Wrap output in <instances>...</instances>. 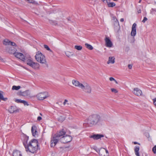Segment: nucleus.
Listing matches in <instances>:
<instances>
[{
    "instance_id": "f257e3e1",
    "label": "nucleus",
    "mask_w": 156,
    "mask_h": 156,
    "mask_svg": "<svg viewBox=\"0 0 156 156\" xmlns=\"http://www.w3.org/2000/svg\"><path fill=\"white\" fill-rule=\"evenodd\" d=\"M101 120L100 116L97 114H94L90 115L86 119V122L83 124L86 127H91L98 124Z\"/></svg>"
},
{
    "instance_id": "f03ea898",
    "label": "nucleus",
    "mask_w": 156,
    "mask_h": 156,
    "mask_svg": "<svg viewBox=\"0 0 156 156\" xmlns=\"http://www.w3.org/2000/svg\"><path fill=\"white\" fill-rule=\"evenodd\" d=\"M38 142L36 139L31 140L26 147L27 151H29L30 152L34 153H36L38 149Z\"/></svg>"
},
{
    "instance_id": "7ed1b4c3",
    "label": "nucleus",
    "mask_w": 156,
    "mask_h": 156,
    "mask_svg": "<svg viewBox=\"0 0 156 156\" xmlns=\"http://www.w3.org/2000/svg\"><path fill=\"white\" fill-rule=\"evenodd\" d=\"M35 58L37 62L41 63L46 64V63L45 56L39 51L37 52Z\"/></svg>"
},
{
    "instance_id": "20e7f679",
    "label": "nucleus",
    "mask_w": 156,
    "mask_h": 156,
    "mask_svg": "<svg viewBox=\"0 0 156 156\" xmlns=\"http://www.w3.org/2000/svg\"><path fill=\"white\" fill-rule=\"evenodd\" d=\"M48 97V94L47 92L39 93L36 95L37 99L40 100H43Z\"/></svg>"
},
{
    "instance_id": "39448f33",
    "label": "nucleus",
    "mask_w": 156,
    "mask_h": 156,
    "mask_svg": "<svg viewBox=\"0 0 156 156\" xmlns=\"http://www.w3.org/2000/svg\"><path fill=\"white\" fill-rule=\"evenodd\" d=\"M61 142L64 144L70 142L72 140V137L70 135L63 136L61 138Z\"/></svg>"
},
{
    "instance_id": "423d86ee",
    "label": "nucleus",
    "mask_w": 156,
    "mask_h": 156,
    "mask_svg": "<svg viewBox=\"0 0 156 156\" xmlns=\"http://www.w3.org/2000/svg\"><path fill=\"white\" fill-rule=\"evenodd\" d=\"M13 55L17 58L20 59L22 61L24 62L27 60V58L22 53L18 52H15L13 53Z\"/></svg>"
},
{
    "instance_id": "0eeeda50",
    "label": "nucleus",
    "mask_w": 156,
    "mask_h": 156,
    "mask_svg": "<svg viewBox=\"0 0 156 156\" xmlns=\"http://www.w3.org/2000/svg\"><path fill=\"white\" fill-rule=\"evenodd\" d=\"M99 154L100 156H109L108 150L104 148H101L100 149Z\"/></svg>"
},
{
    "instance_id": "6e6552de",
    "label": "nucleus",
    "mask_w": 156,
    "mask_h": 156,
    "mask_svg": "<svg viewBox=\"0 0 156 156\" xmlns=\"http://www.w3.org/2000/svg\"><path fill=\"white\" fill-rule=\"evenodd\" d=\"M59 138L55 135L51 140L50 147H53L55 146L58 141Z\"/></svg>"
},
{
    "instance_id": "1a4fd4ad",
    "label": "nucleus",
    "mask_w": 156,
    "mask_h": 156,
    "mask_svg": "<svg viewBox=\"0 0 156 156\" xmlns=\"http://www.w3.org/2000/svg\"><path fill=\"white\" fill-rule=\"evenodd\" d=\"M83 86L84 87L83 88H81V89H83L86 92L89 93H90L91 89L90 86L87 83L84 84Z\"/></svg>"
},
{
    "instance_id": "9d476101",
    "label": "nucleus",
    "mask_w": 156,
    "mask_h": 156,
    "mask_svg": "<svg viewBox=\"0 0 156 156\" xmlns=\"http://www.w3.org/2000/svg\"><path fill=\"white\" fill-rule=\"evenodd\" d=\"M136 24L135 23H134L132 26L131 35L132 36H135L136 34Z\"/></svg>"
},
{
    "instance_id": "9b49d317",
    "label": "nucleus",
    "mask_w": 156,
    "mask_h": 156,
    "mask_svg": "<svg viewBox=\"0 0 156 156\" xmlns=\"http://www.w3.org/2000/svg\"><path fill=\"white\" fill-rule=\"evenodd\" d=\"M133 92L134 94L137 96H141L142 94V91L138 88H134Z\"/></svg>"
},
{
    "instance_id": "f8f14e48",
    "label": "nucleus",
    "mask_w": 156,
    "mask_h": 156,
    "mask_svg": "<svg viewBox=\"0 0 156 156\" xmlns=\"http://www.w3.org/2000/svg\"><path fill=\"white\" fill-rule=\"evenodd\" d=\"M106 46L108 47H111L112 46V43L109 37H106L105 39Z\"/></svg>"
},
{
    "instance_id": "ddd939ff",
    "label": "nucleus",
    "mask_w": 156,
    "mask_h": 156,
    "mask_svg": "<svg viewBox=\"0 0 156 156\" xmlns=\"http://www.w3.org/2000/svg\"><path fill=\"white\" fill-rule=\"evenodd\" d=\"M73 84L76 87H78L81 88L84 87L83 85L80 83L78 81L74 80H72Z\"/></svg>"
},
{
    "instance_id": "4468645a",
    "label": "nucleus",
    "mask_w": 156,
    "mask_h": 156,
    "mask_svg": "<svg viewBox=\"0 0 156 156\" xmlns=\"http://www.w3.org/2000/svg\"><path fill=\"white\" fill-rule=\"evenodd\" d=\"M104 136L101 134H94L90 136V138H92L94 140H97L100 139L101 137H103Z\"/></svg>"
},
{
    "instance_id": "2eb2a0df",
    "label": "nucleus",
    "mask_w": 156,
    "mask_h": 156,
    "mask_svg": "<svg viewBox=\"0 0 156 156\" xmlns=\"http://www.w3.org/2000/svg\"><path fill=\"white\" fill-rule=\"evenodd\" d=\"M66 133V132L63 129H62L58 133L55 134V135L56 136H57V137L59 138L60 137H62L63 136H64Z\"/></svg>"
},
{
    "instance_id": "dca6fc26",
    "label": "nucleus",
    "mask_w": 156,
    "mask_h": 156,
    "mask_svg": "<svg viewBox=\"0 0 156 156\" xmlns=\"http://www.w3.org/2000/svg\"><path fill=\"white\" fill-rule=\"evenodd\" d=\"M37 127L35 125L32 126L31 127V133L33 136L35 137V136L37 135Z\"/></svg>"
},
{
    "instance_id": "f3484780",
    "label": "nucleus",
    "mask_w": 156,
    "mask_h": 156,
    "mask_svg": "<svg viewBox=\"0 0 156 156\" xmlns=\"http://www.w3.org/2000/svg\"><path fill=\"white\" fill-rule=\"evenodd\" d=\"M5 45H10L12 46H16V45L14 42H12L10 41H9L7 39L6 40H5L4 41V42L3 43Z\"/></svg>"
},
{
    "instance_id": "a211bd4d",
    "label": "nucleus",
    "mask_w": 156,
    "mask_h": 156,
    "mask_svg": "<svg viewBox=\"0 0 156 156\" xmlns=\"http://www.w3.org/2000/svg\"><path fill=\"white\" fill-rule=\"evenodd\" d=\"M18 111V110L16 108V107L14 106H11L9 110V112L11 113H13L15 112H16Z\"/></svg>"
},
{
    "instance_id": "6ab92c4d",
    "label": "nucleus",
    "mask_w": 156,
    "mask_h": 156,
    "mask_svg": "<svg viewBox=\"0 0 156 156\" xmlns=\"http://www.w3.org/2000/svg\"><path fill=\"white\" fill-rule=\"evenodd\" d=\"M13 156H22L21 152L18 150H14L12 153Z\"/></svg>"
},
{
    "instance_id": "aec40b11",
    "label": "nucleus",
    "mask_w": 156,
    "mask_h": 156,
    "mask_svg": "<svg viewBox=\"0 0 156 156\" xmlns=\"http://www.w3.org/2000/svg\"><path fill=\"white\" fill-rule=\"evenodd\" d=\"M30 66L35 69H38L39 68V66L38 63L33 62Z\"/></svg>"
},
{
    "instance_id": "412c9836",
    "label": "nucleus",
    "mask_w": 156,
    "mask_h": 156,
    "mask_svg": "<svg viewBox=\"0 0 156 156\" xmlns=\"http://www.w3.org/2000/svg\"><path fill=\"white\" fill-rule=\"evenodd\" d=\"M29 139V137L26 135H25L24 136V141L23 142V144L25 148L26 147L27 145L26 144H27V141Z\"/></svg>"
},
{
    "instance_id": "4be33fe9",
    "label": "nucleus",
    "mask_w": 156,
    "mask_h": 156,
    "mask_svg": "<svg viewBox=\"0 0 156 156\" xmlns=\"http://www.w3.org/2000/svg\"><path fill=\"white\" fill-rule=\"evenodd\" d=\"M140 150V147L139 146H136L134 147V151L135 154L136 156H138L139 154V151Z\"/></svg>"
},
{
    "instance_id": "5701e85b",
    "label": "nucleus",
    "mask_w": 156,
    "mask_h": 156,
    "mask_svg": "<svg viewBox=\"0 0 156 156\" xmlns=\"http://www.w3.org/2000/svg\"><path fill=\"white\" fill-rule=\"evenodd\" d=\"M30 93L29 90H26L24 91L23 92V94L22 96L24 97L29 96L30 95Z\"/></svg>"
},
{
    "instance_id": "b1692460",
    "label": "nucleus",
    "mask_w": 156,
    "mask_h": 156,
    "mask_svg": "<svg viewBox=\"0 0 156 156\" xmlns=\"http://www.w3.org/2000/svg\"><path fill=\"white\" fill-rule=\"evenodd\" d=\"M115 62V58L114 57H110L109 58L108 61L107 62V63H111L112 64L114 63Z\"/></svg>"
},
{
    "instance_id": "393cba45",
    "label": "nucleus",
    "mask_w": 156,
    "mask_h": 156,
    "mask_svg": "<svg viewBox=\"0 0 156 156\" xmlns=\"http://www.w3.org/2000/svg\"><path fill=\"white\" fill-rule=\"evenodd\" d=\"M107 3L108 6L109 7H113L115 5V4L113 2H109L108 1Z\"/></svg>"
},
{
    "instance_id": "a878e982",
    "label": "nucleus",
    "mask_w": 156,
    "mask_h": 156,
    "mask_svg": "<svg viewBox=\"0 0 156 156\" xmlns=\"http://www.w3.org/2000/svg\"><path fill=\"white\" fill-rule=\"evenodd\" d=\"M49 22L51 24L54 25H56L58 24L57 21L55 20H49Z\"/></svg>"
},
{
    "instance_id": "bb28decb",
    "label": "nucleus",
    "mask_w": 156,
    "mask_h": 156,
    "mask_svg": "<svg viewBox=\"0 0 156 156\" xmlns=\"http://www.w3.org/2000/svg\"><path fill=\"white\" fill-rule=\"evenodd\" d=\"M1 92H2L0 91V99L3 101H6L7 99V98H4L3 95L1 93Z\"/></svg>"
},
{
    "instance_id": "cd10ccee",
    "label": "nucleus",
    "mask_w": 156,
    "mask_h": 156,
    "mask_svg": "<svg viewBox=\"0 0 156 156\" xmlns=\"http://www.w3.org/2000/svg\"><path fill=\"white\" fill-rule=\"evenodd\" d=\"M85 45L86 46V48L89 50H92L93 48V47L92 46L88 44H85Z\"/></svg>"
},
{
    "instance_id": "c85d7f7f",
    "label": "nucleus",
    "mask_w": 156,
    "mask_h": 156,
    "mask_svg": "<svg viewBox=\"0 0 156 156\" xmlns=\"http://www.w3.org/2000/svg\"><path fill=\"white\" fill-rule=\"evenodd\" d=\"M65 120V118L64 117L62 116H60L58 118V121L60 122H62Z\"/></svg>"
},
{
    "instance_id": "c756f323",
    "label": "nucleus",
    "mask_w": 156,
    "mask_h": 156,
    "mask_svg": "<svg viewBox=\"0 0 156 156\" xmlns=\"http://www.w3.org/2000/svg\"><path fill=\"white\" fill-rule=\"evenodd\" d=\"M21 87L20 86H13L12 88V89L13 90H19L20 88Z\"/></svg>"
},
{
    "instance_id": "7c9ffc66",
    "label": "nucleus",
    "mask_w": 156,
    "mask_h": 156,
    "mask_svg": "<svg viewBox=\"0 0 156 156\" xmlns=\"http://www.w3.org/2000/svg\"><path fill=\"white\" fill-rule=\"evenodd\" d=\"M33 62L32 60H31L30 59H28L27 61V64L28 65L30 66L31 64H32V63Z\"/></svg>"
},
{
    "instance_id": "2f4dec72",
    "label": "nucleus",
    "mask_w": 156,
    "mask_h": 156,
    "mask_svg": "<svg viewBox=\"0 0 156 156\" xmlns=\"http://www.w3.org/2000/svg\"><path fill=\"white\" fill-rule=\"evenodd\" d=\"M75 48L78 50H81L82 49V47L80 45H75Z\"/></svg>"
},
{
    "instance_id": "473e14b6",
    "label": "nucleus",
    "mask_w": 156,
    "mask_h": 156,
    "mask_svg": "<svg viewBox=\"0 0 156 156\" xmlns=\"http://www.w3.org/2000/svg\"><path fill=\"white\" fill-rule=\"evenodd\" d=\"M44 47L47 50L49 51L50 52H52V51L50 48H49L48 45L44 44Z\"/></svg>"
},
{
    "instance_id": "72a5a7b5",
    "label": "nucleus",
    "mask_w": 156,
    "mask_h": 156,
    "mask_svg": "<svg viewBox=\"0 0 156 156\" xmlns=\"http://www.w3.org/2000/svg\"><path fill=\"white\" fill-rule=\"evenodd\" d=\"M14 101L15 102H17V103H22V102H23V100H21V99H15Z\"/></svg>"
},
{
    "instance_id": "f704fd0d",
    "label": "nucleus",
    "mask_w": 156,
    "mask_h": 156,
    "mask_svg": "<svg viewBox=\"0 0 156 156\" xmlns=\"http://www.w3.org/2000/svg\"><path fill=\"white\" fill-rule=\"evenodd\" d=\"M151 13L152 14H155L156 13V9H152Z\"/></svg>"
},
{
    "instance_id": "c9c22d12",
    "label": "nucleus",
    "mask_w": 156,
    "mask_h": 156,
    "mask_svg": "<svg viewBox=\"0 0 156 156\" xmlns=\"http://www.w3.org/2000/svg\"><path fill=\"white\" fill-rule=\"evenodd\" d=\"M27 0L28 1V2L29 3H33V4H37V2H36L34 0Z\"/></svg>"
},
{
    "instance_id": "e433bc0d",
    "label": "nucleus",
    "mask_w": 156,
    "mask_h": 156,
    "mask_svg": "<svg viewBox=\"0 0 156 156\" xmlns=\"http://www.w3.org/2000/svg\"><path fill=\"white\" fill-rule=\"evenodd\" d=\"M111 90L112 92H114L115 93H117L118 92V90L115 88H112L111 89Z\"/></svg>"
},
{
    "instance_id": "4c0bfd02",
    "label": "nucleus",
    "mask_w": 156,
    "mask_h": 156,
    "mask_svg": "<svg viewBox=\"0 0 156 156\" xmlns=\"http://www.w3.org/2000/svg\"><path fill=\"white\" fill-rule=\"evenodd\" d=\"M152 151L154 154L156 153V145H155L152 149Z\"/></svg>"
},
{
    "instance_id": "58836bf2",
    "label": "nucleus",
    "mask_w": 156,
    "mask_h": 156,
    "mask_svg": "<svg viewBox=\"0 0 156 156\" xmlns=\"http://www.w3.org/2000/svg\"><path fill=\"white\" fill-rule=\"evenodd\" d=\"M22 103H23L24 105H28L29 104L28 103V102L25 100H23V102Z\"/></svg>"
},
{
    "instance_id": "ea45409f",
    "label": "nucleus",
    "mask_w": 156,
    "mask_h": 156,
    "mask_svg": "<svg viewBox=\"0 0 156 156\" xmlns=\"http://www.w3.org/2000/svg\"><path fill=\"white\" fill-rule=\"evenodd\" d=\"M153 104L154 105L156 106V98L153 99Z\"/></svg>"
},
{
    "instance_id": "a19ab883",
    "label": "nucleus",
    "mask_w": 156,
    "mask_h": 156,
    "mask_svg": "<svg viewBox=\"0 0 156 156\" xmlns=\"http://www.w3.org/2000/svg\"><path fill=\"white\" fill-rule=\"evenodd\" d=\"M147 20V19L146 17H144V19L143 20H142V22L143 23H144Z\"/></svg>"
},
{
    "instance_id": "79ce46f5",
    "label": "nucleus",
    "mask_w": 156,
    "mask_h": 156,
    "mask_svg": "<svg viewBox=\"0 0 156 156\" xmlns=\"http://www.w3.org/2000/svg\"><path fill=\"white\" fill-rule=\"evenodd\" d=\"M137 12L138 13H141V9L139 8V7L137 8Z\"/></svg>"
},
{
    "instance_id": "37998d69",
    "label": "nucleus",
    "mask_w": 156,
    "mask_h": 156,
    "mask_svg": "<svg viewBox=\"0 0 156 156\" xmlns=\"http://www.w3.org/2000/svg\"><path fill=\"white\" fill-rule=\"evenodd\" d=\"M23 92L20 91V92H19L18 93L17 95L20 96H22V94H23Z\"/></svg>"
},
{
    "instance_id": "c03bdc74",
    "label": "nucleus",
    "mask_w": 156,
    "mask_h": 156,
    "mask_svg": "<svg viewBox=\"0 0 156 156\" xmlns=\"http://www.w3.org/2000/svg\"><path fill=\"white\" fill-rule=\"evenodd\" d=\"M133 65L132 64H129L128 67L129 69H131L132 68Z\"/></svg>"
},
{
    "instance_id": "a18cd8bd",
    "label": "nucleus",
    "mask_w": 156,
    "mask_h": 156,
    "mask_svg": "<svg viewBox=\"0 0 156 156\" xmlns=\"http://www.w3.org/2000/svg\"><path fill=\"white\" fill-rule=\"evenodd\" d=\"M66 55L68 57H70V56L71 55H70L69 52L66 53Z\"/></svg>"
},
{
    "instance_id": "49530a36",
    "label": "nucleus",
    "mask_w": 156,
    "mask_h": 156,
    "mask_svg": "<svg viewBox=\"0 0 156 156\" xmlns=\"http://www.w3.org/2000/svg\"><path fill=\"white\" fill-rule=\"evenodd\" d=\"M115 79L113 78V77H111L109 78V80L111 81H112L113 80H114V81L115 80Z\"/></svg>"
},
{
    "instance_id": "de8ad7c7",
    "label": "nucleus",
    "mask_w": 156,
    "mask_h": 156,
    "mask_svg": "<svg viewBox=\"0 0 156 156\" xmlns=\"http://www.w3.org/2000/svg\"><path fill=\"white\" fill-rule=\"evenodd\" d=\"M42 119V118L41 116H38L37 118V120L40 121Z\"/></svg>"
},
{
    "instance_id": "09e8293b",
    "label": "nucleus",
    "mask_w": 156,
    "mask_h": 156,
    "mask_svg": "<svg viewBox=\"0 0 156 156\" xmlns=\"http://www.w3.org/2000/svg\"><path fill=\"white\" fill-rule=\"evenodd\" d=\"M68 102V100L66 99H65V100H64V101L63 102V104L64 105H65L66 103Z\"/></svg>"
},
{
    "instance_id": "8fccbe9b",
    "label": "nucleus",
    "mask_w": 156,
    "mask_h": 156,
    "mask_svg": "<svg viewBox=\"0 0 156 156\" xmlns=\"http://www.w3.org/2000/svg\"><path fill=\"white\" fill-rule=\"evenodd\" d=\"M133 144H139V145H140V144H139V143H138V142H133Z\"/></svg>"
},
{
    "instance_id": "3c124183",
    "label": "nucleus",
    "mask_w": 156,
    "mask_h": 156,
    "mask_svg": "<svg viewBox=\"0 0 156 156\" xmlns=\"http://www.w3.org/2000/svg\"><path fill=\"white\" fill-rule=\"evenodd\" d=\"M0 60L2 62H4V60L0 56Z\"/></svg>"
},
{
    "instance_id": "603ef678",
    "label": "nucleus",
    "mask_w": 156,
    "mask_h": 156,
    "mask_svg": "<svg viewBox=\"0 0 156 156\" xmlns=\"http://www.w3.org/2000/svg\"><path fill=\"white\" fill-rule=\"evenodd\" d=\"M120 21L121 22H123L124 21V19L121 18L120 20Z\"/></svg>"
},
{
    "instance_id": "864d4df0",
    "label": "nucleus",
    "mask_w": 156,
    "mask_h": 156,
    "mask_svg": "<svg viewBox=\"0 0 156 156\" xmlns=\"http://www.w3.org/2000/svg\"><path fill=\"white\" fill-rule=\"evenodd\" d=\"M103 2L106 1V2H107L108 1H110V0H102Z\"/></svg>"
},
{
    "instance_id": "5fc2aeb1",
    "label": "nucleus",
    "mask_w": 156,
    "mask_h": 156,
    "mask_svg": "<svg viewBox=\"0 0 156 156\" xmlns=\"http://www.w3.org/2000/svg\"><path fill=\"white\" fill-rule=\"evenodd\" d=\"M114 81L116 83V84H118V82L115 80H114Z\"/></svg>"
},
{
    "instance_id": "6e6d98bb",
    "label": "nucleus",
    "mask_w": 156,
    "mask_h": 156,
    "mask_svg": "<svg viewBox=\"0 0 156 156\" xmlns=\"http://www.w3.org/2000/svg\"><path fill=\"white\" fill-rule=\"evenodd\" d=\"M141 1H142V0H139L138 2L139 3H140L141 2Z\"/></svg>"
},
{
    "instance_id": "4d7b16f0",
    "label": "nucleus",
    "mask_w": 156,
    "mask_h": 156,
    "mask_svg": "<svg viewBox=\"0 0 156 156\" xmlns=\"http://www.w3.org/2000/svg\"><path fill=\"white\" fill-rule=\"evenodd\" d=\"M116 20H117V23H119V22L118 21V20L116 19Z\"/></svg>"
},
{
    "instance_id": "13d9d810",
    "label": "nucleus",
    "mask_w": 156,
    "mask_h": 156,
    "mask_svg": "<svg viewBox=\"0 0 156 156\" xmlns=\"http://www.w3.org/2000/svg\"><path fill=\"white\" fill-rule=\"evenodd\" d=\"M113 0L114 1H117L118 0Z\"/></svg>"
},
{
    "instance_id": "bf43d9fd",
    "label": "nucleus",
    "mask_w": 156,
    "mask_h": 156,
    "mask_svg": "<svg viewBox=\"0 0 156 156\" xmlns=\"http://www.w3.org/2000/svg\"><path fill=\"white\" fill-rule=\"evenodd\" d=\"M40 115H42V114H41V113H40Z\"/></svg>"
},
{
    "instance_id": "052dcab7",
    "label": "nucleus",
    "mask_w": 156,
    "mask_h": 156,
    "mask_svg": "<svg viewBox=\"0 0 156 156\" xmlns=\"http://www.w3.org/2000/svg\"><path fill=\"white\" fill-rule=\"evenodd\" d=\"M138 156H140L139 154Z\"/></svg>"
},
{
    "instance_id": "680f3d73",
    "label": "nucleus",
    "mask_w": 156,
    "mask_h": 156,
    "mask_svg": "<svg viewBox=\"0 0 156 156\" xmlns=\"http://www.w3.org/2000/svg\"><path fill=\"white\" fill-rule=\"evenodd\" d=\"M140 6V7H142V6H140H140Z\"/></svg>"
}]
</instances>
